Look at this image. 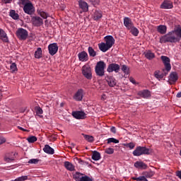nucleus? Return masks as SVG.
I'll use <instances>...</instances> for the list:
<instances>
[{
  "label": "nucleus",
  "instance_id": "052dcab7",
  "mask_svg": "<svg viewBox=\"0 0 181 181\" xmlns=\"http://www.w3.org/2000/svg\"><path fill=\"white\" fill-rule=\"evenodd\" d=\"M2 1L4 2V4H11V2H12L10 1V0H2Z\"/></svg>",
  "mask_w": 181,
  "mask_h": 181
},
{
  "label": "nucleus",
  "instance_id": "2f4dec72",
  "mask_svg": "<svg viewBox=\"0 0 181 181\" xmlns=\"http://www.w3.org/2000/svg\"><path fill=\"white\" fill-rule=\"evenodd\" d=\"M35 59H42L43 57V52L40 47H38L35 52Z\"/></svg>",
  "mask_w": 181,
  "mask_h": 181
},
{
  "label": "nucleus",
  "instance_id": "cd10ccee",
  "mask_svg": "<svg viewBox=\"0 0 181 181\" xmlns=\"http://www.w3.org/2000/svg\"><path fill=\"white\" fill-rule=\"evenodd\" d=\"M143 176L141 177H144L145 179H151L154 175L155 172L153 171H145L142 173Z\"/></svg>",
  "mask_w": 181,
  "mask_h": 181
},
{
  "label": "nucleus",
  "instance_id": "338daca9",
  "mask_svg": "<svg viewBox=\"0 0 181 181\" xmlns=\"http://www.w3.org/2000/svg\"><path fill=\"white\" fill-rule=\"evenodd\" d=\"M60 107H64V103H62L60 104Z\"/></svg>",
  "mask_w": 181,
  "mask_h": 181
},
{
  "label": "nucleus",
  "instance_id": "dca6fc26",
  "mask_svg": "<svg viewBox=\"0 0 181 181\" xmlns=\"http://www.w3.org/2000/svg\"><path fill=\"white\" fill-rule=\"evenodd\" d=\"M83 94L84 90L83 89H78L74 95V100H75V101H81L83 100V97L84 96Z\"/></svg>",
  "mask_w": 181,
  "mask_h": 181
},
{
  "label": "nucleus",
  "instance_id": "c85d7f7f",
  "mask_svg": "<svg viewBox=\"0 0 181 181\" xmlns=\"http://www.w3.org/2000/svg\"><path fill=\"white\" fill-rule=\"evenodd\" d=\"M64 165L67 170H69V172H73V170H74L75 169V167L74 166L73 163L69 161H65Z\"/></svg>",
  "mask_w": 181,
  "mask_h": 181
},
{
  "label": "nucleus",
  "instance_id": "9b49d317",
  "mask_svg": "<svg viewBox=\"0 0 181 181\" xmlns=\"http://www.w3.org/2000/svg\"><path fill=\"white\" fill-rule=\"evenodd\" d=\"M177 80H179V74H177L176 71L171 72L168 76L169 84H175Z\"/></svg>",
  "mask_w": 181,
  "mask_h": 181
},
{
  "label": "nucleus",
  "instance_id": "0eeeda50",
  "mask_svg": "<svg viewBox=\"0 0 181 181\" xmlns=\"http://www.w3.org/2000/svg\"><path fill=\"white\" fill-rule=\"evenodd\" d=\"M161 60L165 66L164 70L169 71L172 70V66L170 65V59L166 56H161Z\"/></svg>",
  "mask_w": 181,
  "mask_h": 181
},
{
  "label": "nucleus",
  "instance_id": "473e14b6",
  "mask_svg": "<svg viewBox=\"0 0 181 181\" xmlns=\"http://www.w3.org/2000/svg\"><path fill=\"white\" fill-rule=\"evenodd\" d=\"M92 159L93 160H100L101 159V154L100 153V152L97 151H93L92 155Z\"/></svg>",
  "mask_w": 181,
  "mask_h": 181
},
{
  "label": "nucleus",
  "instance_id": "1a4fd4ad",
  "mask_svg": "<svg viewBox=\"0 0 181 181\" xmlns=\"http://www.w3.org/2000/svg\"><path fill=\"white\" fill-rule=\"evenodd\" d=\"M31 22L33 25V26H35L37 28H39L43 25V19L40 18V16H33L31 18Z\"/></svg>",
  "mask_w": 181,
  "mask_h": 181
},
{
  "label": "nucleus",
  "instance_id": "603ef678",
  "mask_svg": "<svg viewBox=\"0 0 181 181\" xmlns=\"http://www.w3.org/2000/svg\"><path fill=\"white\" fill-rule=\"evenodd\" d=\"M133 180H137V181H148V179L145 178V177H134Z\"/></svg>",
  "mask_w": 181,
  "mask_h": 181
},
{
  "label": "nucleus",
  "instance_id": "39448f33",
  "mask_svg": "<svg viewBox=\"0 0 181 181\" xmlns=\"http://www.w3.org/2000/svg\"><path fill=\"white\" fill-rule=\"evenodd\" d=\"M82 74L88 80L93 78V74L91 73V67L88 65H85L82 67Z\"/></svg>",
  "mask_w": 181,
  "mask_h": 181
},
{
  "label": "nucleus",
  "instance_id": "e433bc0d",
  "mask_svg": "<svg viewBox=\"0 0 181 181\" xmlns=\"http://www.w3.org/2000/svg\"><path fill=\"white\" fill-rule=\"evenodd\" d=\"M83 176V174L76 172L74 175V179H75L76 181H81V179Z\"/></svg>",
  "mask_w": 181,
  "mask_h": 181
},
{
  "label": "nucleus",
  "instance_id": "a19ab883",
  "mask_svg": "<svg viewBox=\"0 0 181 181\" xmlns=\"http://www.w3.org/2000/svg\"><path fill=\"white\" fill-rule=\"evenodd\" d=\"M122 71H123L124 74H129V67H128L127 65H122Z\"/></svg>",
  "mask_w": 181,
  "mask_h": 181
},
{
  "label": "nucleus",
  "instance_id": "8fccbe9b",
  "mask_svg": "<svg viewBox=\"0 0 181 181\" xmlns=\"http://www.w3.org/2000/svg\"><path fill=\"white\" fill-rule=\"evenodd\" d=\"M124 146H126V148H129V149H134V148H135V143L130 142L129 144H124Z\"/></svg>",
  "mask_w": 181,
  "mask_h": 181
},
{
  "label": "nucleus",
  "instance_id": "bf43d9fd",
  "mask_svg": "<svg viewBox=\"0 0 181 181\" xmlns=\"http://www.w3.org/2000/svg\"><path fill=\"white\" fill-rule=\"evenodd\" d=\"M176 175L177 176V177H179V179L181 180V170L180 171H177Z\"/></svg>",
  "mask_w": 181,
  "mask_h": 181
},
{
  "label": "nucleus",
  "instance_id": "4c0bfd02",
  "mask_svg": "<svg viewBox=\"0 0 181 181\" xmlns=\"http://www.w3.org/2000/svg\"><path fill=\"white\" fill-rule=\"evenodd\" d=\"M82 135L83 138L86 139V141H87L88 142H94V136L84 134H82Z\"/></svg>",
  "mask_w": 181,
  "mask_h": 181
},
{
  "label": "nucleus",
  "instance_id": "774afa93",
  "mask_svg": "<svg viewBox=\"0 0 181 181\" xmlns=\"http://www.w3.org/2000/svg\"><path fill=\"white\" fill-rule=\"evenodd\" d=\"M180 156H181V150H180Z\"/></svg>",
  "mask_w": 181,
  "mask_h": 181
},
{
  "label": "nucleus",
  "instance_id": "864d4df0",
  "mask_svg": "<svg viewBox=\"0 0 181 181\" xmlns=\"http://www.w3.org/2000/svg\"><path fill=\"white\" fill-rule=\"evenodd\" d=\"M81 181H93V179L87 175H85L81 178Z\"/></svg>",
  "mask_w": 181,
  "mask_h": 181
},
{
  "label": "nucleus",
  "instance_id": "2eb2a0df",
  "mask_svg": "<svg viewBox=\"0 0 181 181\" xmlns=\"http://www.w3.org/2000/svg\"><path fill=\"white\" fill-rule=\"evenodd\" d=\"M104 40L106 45L110 49L115 43V40L114 39V37H112V35H107L104 37Z\"/></svg>",
  "mask_w": 181,
  "mask_h": 181
},
{
  "label": "nucleus",
  "instance_id": "4468645a",
  "mask_svg": "<svg viewBox=\"0 0 181 181\" xmlns=\"http://www.w3.org/2000/svg\"><path fill=\"white\" fill-rule=\"evenodd\" d=\"M17 155H18V153L16 152H11V153H7L4 157L5 162H7L8 163H11V162H13Z\"/></svg>",
  "mask_w": 181,
  "mask_h": 181
},
{
  "label": "nucleus",
  "instance_id": "e2e57ef3",
  "mask_svg": "<svg viewBox=\"0 0 181 181\" xmlns=\"http://www.w3.org/2000/svg\"><path fill=\"white\" fill-rule=\"evenodd\" d=\"M177 98H181V92L177 93L176 95Z\"/></svg>",
  "mask_w": 181,
  "mask_h": 181
},
{
  "label": "nucleus",
  "instance_id": "7c9ffc66",
  "mask_svg": "<svg viewBox=\"0 0 181 181\" xmlns=\"http://www.w3.org/2000/svg\"><path fill=\"white\" fill-rule=\"evenodd\" d=\"M167 30L168 28L166 27V25H160L157 27V31L158 32V33H160V35H165Z\"/></svg>",
  "mask_w": 181,
  "mask_h": 181
},
{
  "label": "nucleus",
  "instance_id": "0e129e2a",
  "mask_svg": "<svg viewBox=\"0 0 181 181\" xmlns=\"http://www.w3.org/2000/svg\"><path fill=\"white\" fill-rule=\"evenodd\" d=\"M105 98H106L105 94L102 95L101 100L104 101Z\"/></svg>",
  "mask_w": 181,
  "mask_h": 181
},
{
  "label": "nucleus",
  "instance_id": "680f3d73",
  "mask_svg": "<svg viewBox=\"0 0 181 181\" xmlns=\"http://www.w3.org/2000/svg\"><path fill=\"white\" fill-rule=\"evenodd\" d=\"M18 129H21V131H24V132H26V129H23L22 127H21V126H18Z\"/></svg>",
  "mask_w": 181,
  "mask_h": 181
},
{
  "label": "nucleus",
  "instance_id": "f03ea898",
  "mask_svg": "<svg viewBox=\"0 0 181 181\" xmlns=\"http://www.w3.org/2000/svg\"><path fill=\"white\" fill-rule=\"evenodd\" d=\"M134 156H142V155H151V150L146 146H137L132 153Z\"/></svg>",
  "mask_w": 181,
  "mask_h": 181
},
{
  "label": "nucleus",
  "instance_id": "7ed1b4c3",
  "mask_svg": "<svg viewBox=\"0 0 181 181\" xmlns=\"http://www.w3.org/2000/svg\"><path fill=\"white\" fill-rule=\"evenodd\" d=\"M106 64L104 61H100L97 63L95 68V71L97 74V76H99L100 77H103L104 76L105 72H104V69H105Z\"/></svg>",
  "mask_w": 181,
  "mask_h": 181
},
{
  "label": "nucleus",
  "instance_id": "a878e982",
  "mask_svg": "<svg viewBox=\"0 0 181 181\" xmlns=\"http://www.w3.org/2000/svg\"><path fill=\"white\" fill-rule=\"evenodd\" d=\"M93 18L94 21H98L103 18V12L101 11L95 10L93 13Z\"/></svg>",
  "mask_w": 181,
  "mask_h": 181
},
{
  "label": "nucleus",
  "instance_id": "b1692460",
  "mask_svg": "<svg viewBox=\"0 0 181 181\" xmlns=\"http://www.w3.org/2000/svg\"><path fill=\"white\" fill-rule=\"evenodd\" d=\"M134 165L137 169H146L148 168V165L142 161H136Z\"/></svg>",
  "mask_w": 181,
  "mask_h": 181
},
{
  "label": "nucleus",
  "instance_id": "a211bd4d",
  "mask_svg": "<svg viewBox=\"0 0 181 181\" xmlns=\"http://www.w3.org/2000/svg\"><path fill=\"white\" fill-rule=\"evenodd\" d=\"M79 62H88V54L86 51H82L78 54Z\"/></svg>",
  "mask_w": 181,
  "mask_h": 181
},
{
  "label": "nucleus",
  "instance_id": "6ab92c4d",
  "mask_svg": "<svg viewBox=\"0 0 181 181\" xmlns=\"http://www.w3.org/2000/svg\"><path fill=\"white\" fill-rule=\"evenodd\" d=\"M105 80L110 87H115L117 86V80L112 76H108L105 78Z\"/></svg>",
  "mask_w": 181,
  "mask_h": 181
},
{
  "label": "nucleus",
  "instance_id": "4d7b16f0",
  "mask_svg": "<svg viewBox=\"0 0 181 181\" xmlns=\"http://www.w3.org/2000/svg\"><path fill=\"white\" fill-rule=\"evenodd\" d=\"M110 131L111 132H112V134H117V129L115 128V127H112L110 128Z\"/></svg>",
  "mask_w": 181,
  "mask_h": 181
},
{
  "label": "nucleus",
  "instance_id": "a18cd8bd",
  "mask_svg": "<svg viewBox=\"0 0 181 181\" xmlns=\"http://www.w3.org/2000/svg\"><path fill=\"white\" fill-rule=\"evenodd\" d=\"M28 175H23L21 177H18L16 178L13 181H25V180H28Z\"/></svg>",
  "mask_w": 181,
  "mask_h": 181
},
{
  "label": "nucleus",
  "instance_id": "58836bf2",
  "mask_svg": "<svg viewBox=\"0 0 181 181\" xmlns=\"http://www.w3.org/2000/svg\"><path fill=\"white\" fill-rule=\"evenodd\" d=\"M27 141L28 142H29V144H33L36 142V141H37V137H36L35 136H31L27 138Z\"/></svg>",
  "mask_w": 181,
  "mask_h": 181
},
{
  "label": "nucleus",
  "instance_id": "3c124183",
  "mask_svg": "<svg viewBox=\"0 0 181 181\" xmlns=\"http://www.w3.org/2000/svg\"><path fill=\"white\" fill-rule=\"evenodd\" d=\"M105 153H107V155H112L114 153V148H107L105 150Z\"/></svg>",
  "mask_w": 181,
  "mask_h": 181
},
{
  "label": "nucleus",
  "instance_id": "13d9d810",
  "mask_svg": "<svg viewBox=\"0 0 181 181\" xmlns=\"http://www.w3.org/2000/svg\"><path fill=\"white\" fill-rule=\"evenodd\" d=\"M129 81L132 83V84H136V81L132 77H130Z\"/></svg>",
  "mask_w": 181,
  "mask_h": 181
},
{
  "label": "nucleus",
  "instance_id": "f704fd0d",
  "mask_svg": "<svg viewBox=\"0 0 181 181\" xmlns=\"http://www.w3.org/2000/svg\"><path fill=\"white\" fill-rule=\"evenodd\" d=\"M9 15L12 19H14V21H18V19H19V14H18L15 10H11Z\"/></svg>",
  "mask_w": 181,
  "mask_h": 181
},
{
  "label": "nucleus",
  "instance_id": "20e7f679",
  "mask_svg": "<svg viewBox=\"0 0 181 181\" xmlns=\"http://www.w3.org/2000/svg\"><path fill=\"white\" fill-rule=\"evenodd\" d=\"M16 35L19 40H26L28 36H29V33H28V30L21 28L17 30Z\"/></svg>",
  "mask_w": 181,
  "mask_h": 181
},
{
  "label": "nucleus",
  "instance_id": "c03bdc74",
  "mask_svg": "<svg viewBox=\"0 0 181 181\" xmlns=\"http://www.w3.org/2000/svg\"><path fill=\"white\" fill-rule=\"evenodd\" d=\"M10 70H11L12 73H15V71H18V66H16V63H12L11 64Z\"/></svg>",
  "mask_w": 181,
  "mask_h": 181
},
{
  "label": "nucleus",
  "instance_id": "69168bd1",
  "mask_svg": "<svg viewBox=\"0 0 181 181\" xmlns=\"http://www.w3.org/2000/svg\"><path fill=\"white\" fill-rule=\"evenodd\" d=\"M2 100V90H0V101Z\"/></svg>",
  "mask_w": 181,
  "mask_h": 181
},
{
  "label": "nucleus",
  "instance_id": "79ce46f5",
  "mask_svg": "<svg viewBox=\"0 0 181 181\" xmlns=\"http://www.w3.org/2000/svg\"><path fill=\"white\" fill-rule=\"evenodd\" d=\"M107 144H119V140L115 139V138H109L107 139Z\"/></svg>",
  "mask_w": 181,
  "mask_h": 181
},
{
  "label": "nucleus",
  "instance_id": "423d86ee",
  "mask_svg": "<svg viewBox=\"0 0 181 181\" xmlns=\"http://www.w3.org/2000/svg\"><path fill=\"white\" fill-rule=\"evenodd\" d=\"M119 64L112 63L110 64L107 68V73H112V71H115V73H119Z\"/></svg>",
  "mask_w": 181,
  "mask_h": 181
},
{
  "label": "nucleus",
  "instance_id": "f257e3e1",
  "mask_svg": "<svg viewBox=\"0 0 181 181\" xmlns=\"http://www.w3.org/2000/svg\"><path fill=\"white\" fill-rule=\"evenodd\" d=\"M179 42V37L173 30L160 38V43H176Z\"/></svg>",
  "mask_w": 181,
  "mask_h": 181
},
{
  "label": "nucleus",
  "instance_id": "ea45409f",
  "mask_svg": "<svg viewBox=\"0 0 181 181\" xmlns=\"http://www.w3.org/2000/svg\"><path fill=\"white\" fill-rule=\"evenodd\" d=\"M35 111L37 115H38V117H43V116H40L42 115V114H43V110H42L40 107H35Z\"/></svg>",
  "mask_w": 181,
  "mask_h": 181
},
{
  "label": "nucleus",
  "instance_id": "c9c22d12",
  "mask_svg": "<svg viewBox=\"0 0 181 181\" xmlns=\"http://www.w3.org/2000/svg\"><path fill=\"white\" fill-rule=\"evenodd\" d=\"M129 30H130L132 35H133V36H138V35H139V30H138V28H136L135 26H132L131 28L129 29Z\"/></svg>",
  "mask_w": 181,
  "mask_h": 181
},
{
  "label": "nucleus",
  "instance_id": "f8f14e48",
  "mask_svg": "<svg viewBox=\"0 0 181 181\" xmlns=\"http://www.w3.org/2000/svg\"><path fill=\"white\" fill-rule=\"evenodd\" d=\"M71 115L76 119H85L87 115L83 111H74Z\"/></svg>",
  "mask_w": 181,
  "mask_h": 181
},
{
  "label": "nucleus",
  "instance_id": "ddd939ff",
  "mask_svg": "<svg viewBox=\"0 0 181 181\" xmlns=\"http://www.w3.org/2000/svg\"><path fill=\"white\" fill-rule=\"evenodd\" d=\"M48 50L51 56H54V54H56L59 50V46H57V43L49 44L48 46Z\"/></svg>",
  "mask_w": 181,
  "mask_h": 181
},
{
  "label": "nucleus",
  "instance_id": "5701e85b",
  "mask_svg": "<svg viewBox=\"0 0 181 181\" xmlns=\"http://www.w3.org/2000/svg\"><path fill=\"white\" fill-rule=\"evenodd\" d=\"M0 39L5 43H8V42H9L6 33H5V31L1 28H0Z\"/></svg>",
  "mask_w": 181,
  "mask_h": 181
},
{
  "label": "nucleus",
  "instance_id": "6e6d98bb",
  "mask_svg": "<svg viewBox=\"0 0 181 181\" xmlns=\"http://www.w3.org/2000/svg\"><path fill=\"white\" fill-rule=\"evenodd\" d=\"M74 160H78V163H80L81 165H84V161L78 158H75Z\"/></svg>",
  "mask_w": 181,
  "mask_h": 181
},
{
  "label": "nucleus",
  "instance_id": "37998d69",
  "mask_svg": "<svg viewBox=\"0 0 181 181\" xmlns=\"http://www.w3.org/2000/svg\"><path fill=\"white\" fill-rule=\"evenodd\" d=\"M40 162V160L37 158H33L28 160V163H30L31 165H37Z\"/></svg>",
  "mask_w": 181,
  "mask_h": 181
},
{
  "label": "nucleus",
  "instance_id": "72a5a7b5",
  "mask_svg": "<svg viewBox=\"0 0 181 181\" xmlns=\"http://www.w3.org/2000/svg\"><path fill=\"white\" fill-rule=\"evenodd\" d=\"M88 53L90 57H95L97 56V52L94 50V48H93V47H88Z\"/></svg>",
  "mask_w": 181,
  "mask_h": 181
},
{
  "label": "nucleus",
  "instance_id": "5fc2aeb1",
  "mask_svg": "<svg viewBox=\"0 0 181 181\" xmlns=\"http://www.w3.org/2000/svg\"><path fill=\"white\" fill-rule=\"evenodd\" d=\"M5 142H6V139H5L2 136H0V145H2V144H5Z\"/></svg>",
  "mask_w": 181,
  "mask_h": 181
},
{
  "label": "nucleus",
  "instance_id": "412c9836",
  "mask_svg": "<svg viewBox=\"0 0 181 181\" xmlns=\"http://www.w3.org/2000/svg\"><path fill=\"white\" fill-rule=\"evenodd\" d=\"M78 5H79V8H81V9H82L83 12L88 11V4H87V2L83 0H79Z\"/></svg>",
  "mask_w": 181,
  "mask_h": 181
},
{
  "label": "nucleus",
  "instance_id": "393cba45",
  "mask_svg": "<svg viewBox=\"0 0 181 181\" xmlns=\"http://www.w3.org/2000/svg\"><path fill=\"white\" fill-rule=\"evenodd\" d=\"M43 151L45 153H48V155H53L54 153V149L48 144L45 146Z\"/></svg>",
  "mask_w": 181,
  "mask_h": 181
},
{
  "label": "nucleus",
  "instance_id": "bb28decb",
  "mask_svg": "<svg viewBox=\"0 0 181 181\" xmlns=\"http://www.w3.org/2000/svg\"><path fill=\"white\" fill-rule=\"evenodd\" d=\"M99 49L103 52V53H105V52H107V50H110V48L108 47L107 44L105 42H101L98 44Z\"/></svg>",
  "mask_w": 181,
  "mask_h": 181
},
{
  "label": "nucleus",
  "instance_id": "f3484780",
  "mask_svg": "<svg viewBox=\"0 0 181 181\" xmlns=\"http://www.w3.org/2000/svg\"><path fill=\"white\" fill-rule=\"evenodd\" d=\"M161 9H172L173 3L169 0H165L160 5Z\"/></svg>",
  "mask_w": 181,
  "mask_h": 181
},
{
  "label": "nucleus",
  "instance_id": "6e6552de",
  "mask_svg": "<svg viewBox=\"0 0 181 181\" xmlns=\"http://www.w3.org/2000/svg\"><path fill=\"white\" fill-rule=\"evenodd\" d=\"M168 74H169V71H167L166 69H163V72L157 70L154 72V77L157 78V80L160 81L163 77L168 76Z\"/></svg>",
  "mask_w": 181,
  "mask_h": 181
},
{
  "label": "nucleus",
  "instance_id": "4be33fe9",
  "mask_svg": "<svg viewBox=\"0 0 181 181\" xmlns=\"http://www.w3.org/2000/svg\"><path fill=\"white\" fill-rule=\"evenodd\" d=\"M124 25L127 28V29H128V30L129 29H131L132 26H134V23H132V21L131 20V18L128 17H125L124 18Z\"/></svg>",
  "mask_w": 181,
  "mask_h": 181
},
{
  "label": "nucleus",
  "instance_id": "de8ad7c7",
  "mask_svg": "<svg viewBox=\"0 0 181 181\" xmlns=\"http://www.w3.org/2000/svg\"><path fill=\"white\" fill-rule=\"evenodd\" d=\"M38 13L43 19H47V18H49V14L45 11H40Z\"/></svg>",
  "mask_w": 181,
  "mask_h": 181
},
{
  "label": "nucleus",
  "instance_id": "c756f323",
  "mask_svg": "<svg viewBox=\"0 0 181 181\" xmlns=\"http://www.w3.org/2000/svg\"><path fill=\"white\" fill-rule=\"evenodd\" d=\"M144 56L147 58L148 60H152L155 59V53L152 52L151 50L145 52Z\"/></svg>",
  "mask_w": 181,
  "mask_h": 181
},
{
  "label": "nucleus",
  "instance_id": "9d476101",
  "mask_svg": "<svg viewBox=\"0 0 181 181\" xmlns=\"http://www.w3.org/2000/svg\"><path fill=\"white\" fill-rule=\"evenodd\" d=\"M23 9L27 15H33V12H35V7L31 1L28 3V4L24 6Z\"/></svg>",
  "mask_w": 181,
  "mask_h": 181
},
{
  "label": "nucleus",
  "instance_id": "49530a36",
  "mask_svg": "<svg viewBox=\"0 0 181 181\" xmlns=\"http://www.w3.org/2000/svg\"><path fill=\"white\" fill-rule=\"evenodd\" d=\"M173 31L175 32V36H177V37L181 38V28H177Z\"/></svg>",
  "mask_w": 181,
  "mask_h": 181
},
{
  "label": "nucleus",
  "instance_id": "aec40b11",
  "mask_svg": "<svg viewBox=\"0 0 181 181\" xmlns=\"http://www.w3.org/2000/svg\"><path fill=\"white\" fill-rule=\"evenodd\" d=\"M138 95L142 98H149L151 97V91L148 90H143L138 92Z\"/></svg>",
  "mask_w": 181,
  "mask_h": 181
},
{
  "label": "nucleus",
  "instance_id": "09e8293b",
  "mask_svg": "<svg viewBox=\"0 0 181 181\" xmlns=\"http://www.w3.org/2000/svg\"><path fill=\"white\" fill-rule=\"evenodd\" d=\"M30 2V0H20L18 5L20 6L23 5L24 6H26V5L29 4Z\"/></svg>",
  "mask_w": 181,
  "mask_h": 181
}]
</instances>
